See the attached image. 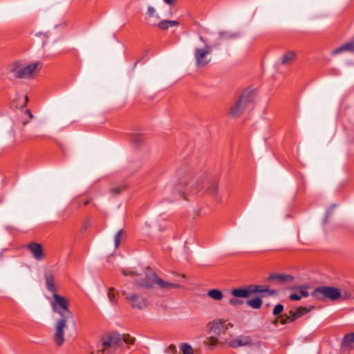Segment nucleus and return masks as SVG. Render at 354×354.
<instances>
[{
    "label": "nucleus",
    "instance_id": "f257e3e1",
    "mask_svg": "<svg viewBox=\"0 0 354 354\" xmlns=\"http://www.w3.org/2000/svg\"><path fill=\"white\" fill-rule=\"evenodd\" d=\"M177 189L183 190H205L207 193L214 197L215 200L219 203L222 202V196L218 192V183L215 181H194L192 175L189 171H180L178 177V184Z\"/></svg>",
    "mask_w": 354,
    "mask_h": 354
},
{
    "label": "nucleus",
    "instance_id": "f03ea898",
    "mask_svg": "<svg viewBox=\"0 0 354 354\" xmlns=\"http://www.w3.org/2000/svg\"><path fill=\"white\" fill-rule=\"evenodd\" d=\"M232 327L233 324L225 319H216L209 322L207 328L210 336L205 339L204 344L210 349L226 345L228 339L226 337L227 331Z\"/></svg>",
    "mask_w": 354,
    "mask_h": 354
},
{
    "label": "nucleus",
    "instance_id": "7ed1b4c3",
    "mask_svg": "<svg viewBox=\"0 0 354 354\" xmlns=\"http://www.w3.org/2000/svg\"><path fill=\"white\" fill-rule=\"evenodd\" d=\"M68 307L69 304L66 306V308L57 306V309H53V312L57 313L60 316V318L56 322L55 332L54 335V341L59 346H62L65 341L64 331L67 328V322L73 316Z\"/></svg>",
    "mask_w": 354,
    "mask_h": 354
},
{
    "label": "nucleus",
    "instance_id": "20e7f679",
    "mask_svg": "<svg viewBox=\"0 0 354 354\" xmlns=\"http://www.w3.org/2000/svg\"><path fill=\"white\" fill-rule=\"evenodd\" d=\"M42 66L43 64L40 62L31 63L27 66L20 62H15L11 66L10 72L16 78L30 79L39 73Z\"/></svg>",
    "mask_w": 354,
    "mask_h": 354
},
{
    "label": "nucleus",
    "instance_id": "39448f33",
    "mask_svg": "<svg viewBox=\"0 0 354 354\" xmlns=\"http://www.w3.org/2000/svg\"><path fill=\"white\" fill-rule=\"evenodd\" d=\"M44 279L47 290L53 294V300L50 301L52 309H57V306L66 308V306L69 302L66 298L57 294L58 288L55 276L52 273L48 272L45 274Z\"/></svg>",
    "mask_w": 354,
    "mask_h": 354
},
{
    "label": "nucleus",
    "instance_id": "423d86ee",
    "mask_svg": "<svg viewBox=\"0 0 354 354\" xmlns=\"http://www.w3.org/2000/svg\"><path fill=\"white\" fill-rule=\"evenodd\" d=\"M136 283L138 286L145 288H151L153 284H157L161 289L167 290L181 288V286L177 283H170L162 280L158 278L155 273L150 270L149 272L146 273V279L145 280L138 281Z\"/></svg>",
    "mask_w": 354,
    "mask_h": 354
},
{
    "label": "nucleus",
    "instance_id": "0eeeda50",
    "mask_svg": "<svg viewBox=\"0 0 354 354\" xmlns=\"http://www.w3.org/2000/svg\"><path fill=\"white\" fill-rule=\"evenodd\" d=\"M267 292L269 295L276 293L275 290H270L266 286L250 285L245 288L233 289L231 294L234 297L248 298L252 294Z\"/></svg>",
    "mask_w": 354,
    "mask_h": 354
},
{
    "label": "nucleus",
    "instance_id": "6e6552de",
    "mask_svg": "<svg viewBox=\"0 0 354 354\" xmlns=\"http://www.w3.org/2000/svg\"><path fill=\"white\" fill-rule=\"evenodd\" d=\"M102 352L113 353L122 344V336L115 332L104 335L102 337Z\"/></svg>",
    "mask_w": 354,
    "mask_h": 354
},
{
    "label": "nucleus",
    "instance_id": "1a4fd4ad",
    "mask_svg": "<svg viewBox=\"0 0 354 354\" xmlns=\"http://www.w3.org/2000/svg\"><path fill=\"white\" fill-rule=\"evenodd\" d=\"M200 40L204 43V48H197L194 50V57L196 64L198 67H204L209 63L211 59L209 55L212 52V48L209 46L203 37H200Z\"/></svg>",
    "mask_w": 354,
    "mask_h": 354
},
{
    "label": "nucleus",
    "instance_id": "9d476101",
    "mask_svg": "<svg viewBox=\"0 0 354 354\" xmlns=\"http://www.w3.org/2000/svg\"><path fill=\"white\" fill-rule=\"evenodd\" d=\"M312 295L319 300L325 299L335 300L341 297V292L339 289L334 287L321 286L316 288Z\"/></svg>",
    "mask_w": 354,
    "mask_h": 354
},
{
    "label": "nucleus",
    "instance_id": "9b49d317",
    "mask_svg": "<svg viewBox=\"0 0 354 354\" xmlns=\"http://www.w3.org/2000/svg\"><path fill=\"white\" fill-rule=\"evenodd\" d=\"M308 311V309L304 307H299L295 310H291L289 311V315H281L277 317L273 322V324L277 325L279 322L281 324H286L288 323L292 322L297 318L307 313Z\"/></svg>",
    "mask_w": 354,
    "mask_h": 354
},
{
    "label": "nucleus",
    "instance_id": "f8f14e48",
    "mask_svg": "<svg viewBox=\"0 0 354 354\" xmlns=\"http://www.w3.org/2000/svg\"><path fill=\"white\" fill-rule=\"evenodd\" d=\"M127 302L133 308L142 309L147 307V301L145 298L137 294H129L126 290L122 291Z\"/></svg>",
    "mask_w": 354,
    "mask_h": 354
},
{
    "label": "nucleus",
    "instance_id": "ddd939ff",
    "mask_svg": "<svg viewBox=\"0 0 354 354\" xmlns=\"http://www.w3.org/2000/svg\"><path fill=\"white\" fill-rule=\"evenodd\" d=\"M227 344L234 348L241 346H252V339L250 336L240 335L231 340L228 339Z\"/></svg>",
    "mask_w": 354,
    "mask_h": 354
},
{
    "label": "nucleus",
    "instance_id": "4468645a",
    "mask_svg": "<svg viewBox=\"0 0 354 354\" xmlns=\"http://www.w3.org/2000/svg\"><path fill=\"white\" fill-rule=\"evenodd\" d=\"M26 248L35 260L42 261L45 258L43 247L40 243L32 242Z\"/></svg>",
    "mask_w": 354,
    "mask_h": 354
},
{
    "label": "nucleus",
    "instance_id": "2eb2a0df",
    "mask_svg": "<svg viewBox=\"0 0 354 354\" xmlns=\"http://www.w3.org/2000/svg\"><path fill=\"white\" fill-rule=\"evenodd\" d=\"M346 52H353L354 53V37L352 40L341 46L335 48L331 53L333 55H336Z\"/></svg>",
    "mask_w": 354,
    "mask_h": 354
},
{
    "label": "nucleus",
    "instance_id": "dca6fc26",
    "mask_svg": "<svg viewBox=\"0 0 354 354\" xmlns=\"http://www.w3.org/2000/svg\"><path fill=\"white\" fill-rule=\"evenodd\" d=\"M270 280H276L278 283H288L292 281L293 277L289 274H271L269 277Z\"/></svg>",
    "mask_w": 354,
    "mask_h": 354
},
{
    "label": "nucleus",
    "instance_id": "f3484780",
    "mask_svg": "<svg viewBox=\"0 0 354 354\" xmlns=\"http://www.w3.org/2000/svg\"><path fill=\"white\" fill-rule=\"evenodd\" d=\"M247 101L245 97H241L239 101L230 108V113L234 117L238 116L243 109V104Z\"/></svg>",
    "mask_w": 354,
    "mask_h": 354
},
{
    "label": "nucleus",
    "instance_id": "a211bd4d",
    "mask_svg": "<svg viewBox=\"0 0 354 354\" xmlns=\"http://www.w3.org/2000/svg\"><path fill=\"white\" fill-rule=\"evenodd\" d=\"M342 346L348 350L354 349V333H347L344 335Z\"/></svg>",
    "mask_w": 354,
    "mask_h": 354
},
{
    "label": "nucleus",
    "instance_id": "6ab92c4d",
    "mask_svg": "<svg viewBox=\"0 0 354 354\" xmlns=\"http://www.w3.org/2000/svg\"><path fill=\"white\" fill-rule=\"evenodd\" d=\"M180 22L176 20H162L158 24V27L160 30H167L169 28L179 26Z\"/></svg>",
    "mask_w": 354,
    "mask_h": 354
},
{
    "label": "nucleus",
    "instance_id": "aec40b11",
    "mask_svg": "<svg viewBox=\"0 0 354 354\" xmlns=\"http://www.w3.org/2000/svg\"><path fill=\"white\" fill-rule=\"evenodd\" d=\"M308 296L306 288H301L298 292L292 293L290 295V299L292 301H298L301 297H307Z\"/></svg>",
    "mask_w": 354,
    "mask_h": 354
},
{
    "label": "nucleus",
    "instance_id": "412c9836",
    "mask_svg": "<svg viewBox=\"0 0 354 354\" xmlns=\"http://www.w3.org/2000/svg\"><path fill=\"white\" fill-rule=\"evenodd\" d=\"M207 295L212 299L219 301L221 300L223 297V295L222 292L217 289H212L208 291Z\"/></svg>",
    "mask_w": 354,
    "mask_h": 354
},
{
    "label": "nucleus",
    "instance_id": "4be33fe9",
    "mask_svg": "<svg viewBox=\"0 0 354 354\" xmlns=\"http://www.w3.org/2000/svg\"><path fill=\"white\" fill-rule=\"evenodd\" d=\"M118 293L114 288H109L108 290V297L112 304L116 305L118 304Z\"/></svg>",
    "mask_w": 354,
    "mask_h": 354
},
{
    "label": "nucleus",
    "instance_id": "5701e85b",
    "mask_svg": "<svg viewBox=\"0 0 354 354\" xmlns=\"http://www.w3.org/2000/svg\"><path fill=\"white\" fill-rule=\"evenodd\" d=\"M262 300L260 298H254L247 301V304L254 309H259L262 305Z\"/></svg>",
    "mask_w": 354,
    "mask_h": 354
},
{
    "label": "nucleus",
    "instance_id": "b1692460",
    "mask_svg": "<svg viewBox=\"0 0 354 354\" xmlns=\"http://www.w3.org/2000/svg\"><path fill=\"white\" fill-rule=\"evenodd\" d=\"M295 53L292 51L288 52L286 53L282 59V64H289L291 63L295 58Z\"/></svg>",
    "mask_w": 354,
    "mask_h": 354
},
{
    "label": "nucleus",
    "instance_id": "393cba45",
    "mask_svg": "<svg viewBox=\"0 0 354 354\" xmlns=\"http://www.w3.org/2000/svg\"><path fill=\"white\" fill-rule=\"evenodd\" d=\"M180 348L183 354H194V351L192 346L186 343L181 344Z\"/></svg>",
    "mask_w": 354,
    "mask_h": 354
},
{
    "label": "nucleus",
    "instance_id": "a878e982",
    "mask_svg": "<svg viewBox=\"0 0 354 354\" xmlns=\"http://www.w3.org/2000/svg\"><path fill=\"white\" fill-rule=\"evenodd\" d=\"M136 339L131 337L129 334L123 335L122 337V342H124L125 344L132 345L135 343Z\"/></svg>",
    "mask_w": 354,
    "mask_h": 354
},
{
    "label": "nucleus",
    "instance_id": "bb28decb",
    "mask_svg": "<svg viewBox=\"0 0 354 354\" xmlns=\"http://www.w3.org/2000/svg\"><path fill=\"white\" fill-rule=\"evenodd\" d=\"M123 234H124V230H120L117 232V234L115 236L114 242H115V247L116 248H118L120 244V241H121Z\"/></svg>",
    "mask_w": 354,
    "mask_h": 354
},
{
    "label": "nucleus",
    "instance_id": "cd10ccee",
    "mask_svg": "<svg viewBox=\"0 0 354 354\" xmlns=\"http://www.w3.org/2000/svg\"><path fill=\"white\" fill-rule=\"evenodd\" d=\"M126 186L124 185H119L114 186L110 189V192L113 195L119 194L122 190L125 189Z\"/></svg>",
    "mask_w": 354,
    "mask_h": 354
},
{
    "label": "nucleus",
    "instance_id": "c85d7f7f",
    "mask_svg": "<svg viewBox=\"0 0 354 354\" xmlns=\"http://www.w3.org/2000/svg\"><path fill=\"white\" fill-rule=\"evenodd\" d=\"M283 310V306L282 304H277L275 306L273 310V315H280Z\"/></svg>",
    "mask_w": 354,
    "mask_h": 354
},
{
    "label": "nucleus",
    "instance_id": "c756f323",
    "mask_svg": "<svg viewBox=\"0 0 354 354\" xmlns=\"http://www.w3.org/2000/svg\"><path fill=\"white\" fill-rule=\"evenodd\" d=\"M238 297H232L230 299L229 302L231 305L232 306H239V305H241L243 301H241V300H239V299H237Z\"/></svg>",
    "mask_w": 354,
    "mask_h": 354
},
{
    "label": "nucleus",
    "instance_id": "7c9ffc66",
    "mask_svg": "<svg viewBox=\"0 0 354 354\" xmlns=\"http://www.w3.org/2000/svg\"><path fill=\"white\" fill-rule=\"evenodd\" d=\"M122 273L124 276L136 277L138 275V274L136 272L129 270H122Z\"/></svg>",
    "mask_w": 354,
    "mask_h": 354
},
{
    "label": "nucleus",
    "instance_id": "2f4dec72",
    "mask_svg": "<svg viewBox=\"0 0 354 354\" xmlns=\"http://www.w3.org/2000/svg\"><path fill=\"white\" fill-rule=\"evenodd\" d=\"M147 12H148V15L150 17H153L154 15H155V12H156V10H155V8L153 7L149 6L148 7V10H147Z\"/></svg>",
    "mask_w": 354,
    "mask_h": 354
},
{
    "label": "nucleus",
    "instance_id": "473e14b6",
    "mask_svg": "<svg viewBox=\"0 0 354 354\" xmlns=\"http://www.w3.org/2000/svg\"><path fill=\"white\" fill-rule=\"evenodd\" d=\"M168 350L170 353H176L177 352V350H176V347L175 345L174 344H171L169 348H168Z\"/></svg>",
    "mask_w": 354,
    "mask_h": 354
},
{
    "label": "nucleus",
    "instance_id": "72a5a7b5",
    "mask_svg": "<svg viewBox=\"0 0 354 354\" xmlns=\"http://www.w3.org/2000/svg\"><path fill=\"white\" fill-rule=\"evenodd\" d=\"M164 2L168 5H173L175 3V0H163Z\"/></svg>",
    "mask_w": 354,
    "mask_h": 354
},
{
    "label": "nucleus",
    "instance_id": "f704fd0d",
    "mask_svg": "<svg viewBox=\"0 0 354 354\" xmlns=\"http://www.w3.org/2000/svg\"><path fill=\"white\" fill-rule=\"evenodd\" d=\"M26 112L28 114V115H29L30 118H32V113H31V112H30V110L27 109V110L26 111Z\"/></svg>",
    "mask_w": 354,
    "mask_h": 354
},
{
    "label": "nucleus",
    "instance_id": "c9c22d12",
    "mask_svg": "<svg viewBox=\"0 0 354 354\" xmlns=\"http://www.w3.org/2000/svg\"><path fill=\"white\" fill-rule=\"evenodd\" d=\"M28 96L26 95V102H28Z\"/></svg>",
    "mask_w": 354,
    "mask_h": 354
}]
</instances>
